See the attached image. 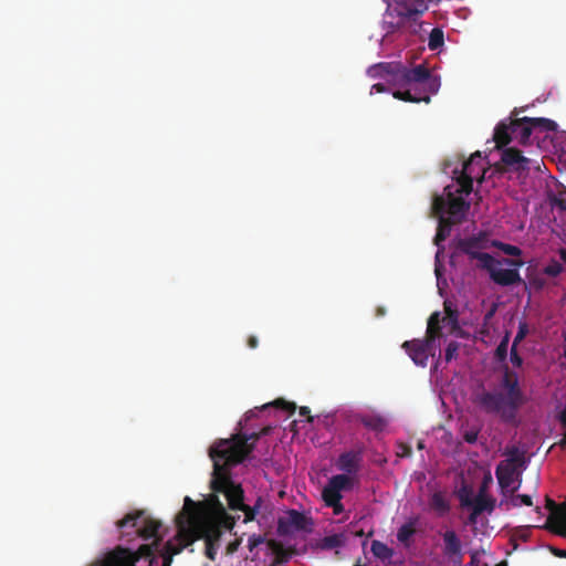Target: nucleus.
Here are the masks:
<instances>
[{
  "instance_id": "4",
  "label": "nucleus",
  "mask_w": 566,
  "mask_h": 566,
  "mask_svg": "<svg viewBox=\"0 0 566 566\" xmlns=\"http://www.w3.org/2000/svg\"><path fill=\"white\" fill-rule=\"evenodd\" d=\"M523 108H514L509 118L501 120L494 128L493 140L496 148H502L515 139L521 145L532 144L534 133L555 132L557 124L544 117H521Z\"/></svg>"
},
{
  "instance_id": "31",
  "label": "nucleus",
  "mask_w": 566,
  "mask_h": 566,
  "mask_svg": "<svg viewBox=\"0 0 566 566\" xmlns=\"http://www.w3.org/2000/svg\"><path fill=\"white\" fill-rule=\"evenodd\" d=\"M446 310V316L441 318L442 322H446L450 328L451 332H455L460 329L459 326V315L455 310H452L449 305L444 304Z\"/></svg>"
},
{
  "instance_id": "38",
  "label": "nucleus",
  "mask_w": 566,
  "mask_h": 566,
  "mask_svg": "<svg viewBox=\"0 0 566 566\" xmlns=\"http://www.w3.org/2000/svg\"><path fill=\"white\" fill-rule=\"evenodd\" d=\"M563 271V266L557 261L551 262L548 265L545 266L544 273L548 276H557Z\"/></svg>"
},
{
  "instance_id": "40",
  "label": "nucleus",
  "mask_w": 566,
  "mask_h": 566,
  "mask_svg": "<svg viewBox=\"0 0 566 566\" xmlns=\"http://www.w3.org/2000/svg\"><path fill=\"white\" fill-rule=\"evenodd\" d=\"M510 359H511V363L515 366V367H521L522 364H523V358L518 355L517 353V346H513L511 347V352H510Z\"/></svg>"
},
{
  "instance_id": "14",
  "label": "nucleus",
  "mask_w": 566,
  "mask_h": 566,
  "mask_svg": "<svg viewBox=\"0 0 566 566\" xmlns=\"http://www.w3.org/2000/svg\"><path fill=\"white\" fill-rule=\"evenodd\" d=\"M460 504L462 507H471L480 512L492 513L495 506L494 500L484 494V489H481L479 494L472 499L470 492L463 491L459 494Z\"/></svg>"
},
{
  "instance_id": "36",
  "label": "nucleus",
  "mask_w": 566,
  "mask_h": 566,
  "mask_svg": "<svg viewBox=\"0 0 566 566\" xmlns=\"http://www.w3.org/2000/svg\"><path fill=\"white\" fill-rule=\"evenodd\" d=\"M460 344L455 340L450 342L446 347L444 359L447 363L458 357Z\"/></svg>"
},
{
  "instance_id": "28",
  "label": "nucleus",
  "mask_w": 566,
  "mask_h": 566,
  "mask_svg": "<svg viewBox=\"0 0 566 566\" xmlns=\"http://www.w3.org/2000/svg\"><path fill=\"white\" fill-rule=\"evenodd\" d=\"M444 43V34L442 29L433 28L429 34L428 39V48L431 51H436L440 49Z\"/></svg>"
},
{
  "instance_id": "34",
  "label": "nucleus",
  "mask_w": 566,
  "mask_h": 566,
  "mask_svg": "<svg viewBox=\"0 0 566 566\" xmlns=\"http://www.w3.org/2000/svg\"><path fill=\"white\" fill-rule=\"evenodd\" d=\"M562 504L558 505L556 502L549 497H546V509L551 512L547 522H553L556 517H560Z\"/></svg>"
},
{
  "instance_id": "49",
  "label": "nucleus",
  "mask_w": 566,
  "mask_h": 566,
  "mask_svg": "<svg viewBox=\"0 0 566 566\" xmlns=\"http://www.w3.org/2000/svg\"><path fill=\"white\" fill-rule=\"evenodd\" d=\"M331 507L333 509L335 514H340L344 511V506L340 501L338 502V504L332 505Z\"/></svg>"
},
{
  "instance_id": "2",
  "label": "nucleus",
  "mask_w": 566,
  "mask_h": 566,
  "mask_svg": "<svg viewBox=\"0 0 566 566\" xmlns=\"http://www.w3.org/2000/svg\"><path fill=\"white\" fill-rule=\"evenodd\" d=\"M260 438V431L250 434L239 432L229 439L216 441L209 449V457L213 462L211 489L214 493H222L226 496L231 510L244 513V523L255 518L263 500L258 497L252 506L244 504L243 490L240 484L232 481L230 469L242 463L252 453L255 441Z\"/></svg>"
},
{
  "instance_id": "41",
  "label": "nucleus",
  "mask_w": 566,
  "mask_h": 566,
  "mask_svg": "<svg viewBox=\"0 0 566 566\" xmlns=\"http://www.w3.org/2000/svg\"><path fill=\"white\" fill-rule=\"evenodd\" d=\"M264 542V537L262 535H252L249 537L248 547L252 552L255 547Z\"/></svg>"
},
{
  "instance_id": "52",
  "label": "nucleus",
  "mask_w": 566,
  "mask_h": 566,
  "mask_svg": "<svg viewBox=\"0 0 566 566\" xmlns=\"http://www.w3.org/2000/svg\"><path fill=\"white\" fill-rule=\"evenodd\" d=\"M238 545H239L238 542L230 543L229 546H228V551L230 553H233L238 548Z\"/></svg>"
},
{
  "instance_id": "5",
  "label": "nucleus",
  "mask_w": 566,
  "mask_h": 566,
  "mask_svg": "<svg viewBox=\"0 0 566 566\" xmlns=\"http://www.w3.org/2000/svg\"><path fill=\"white\" fill-rule=\"evenodd\" d=\"M427 9V0H395L392 6L387 7L384 14L382 29L386 31V36L407 25L412 33H416L420 28L418 19Z\"/></svg>"
},
{
  "instance_id": "43",
  "label": "nucleus",
  "mask_w": 566,
  "mask_h": 566,
  "mask_svg": "<svg viewBox=\"0 0 566 566\" xmlns=\"http://www.w3.org/2000/svg\"><path fill=\"white\" fill-rule=\"evenodd\" d=\"M340 538L337 535L327 536L324 538V544L328 548L337 547L340 545Z\"/></svg>"
},
{
  "instance_id": "30",
  "label": "nucleus",
  "mask_w": 566,
  "mask_h": 566,
  "mask_svg": "<svg viewBox=\"0 0 566 566\" xmlns=\"http://www.w3.org/2000/svg\"><path fill=\"white\" fill-rule=\"evenodd\" d=\"M322 496L327 506L338 504V502L342 501L340 492L333 489L328 484L323 489Z\"/></svg>"
},
{
  "instance_id": "22",
  "label": "nucleus",
  "mask_w": 566,
  "mask_h": 566,
  "mask_svg": "<svg viewBox=\"0 0 566 566\" xmlns=\"http://www.w3.org/2000/svg\"><path fill=\"white\" fill-rule=\"evenodd\" d=\"M439 224L437 229V233L434 237V244L439 245L441 242L446 241L447 238L450 235L451 229L455 223L444 219L443 216L438 217Z\"/></svg>"
},
{
  "instance_id": "27",
  "label": "nucleus",
  "mask_w": 566,
  "mask_h": 566,
  "mask_svg": "<svg viewBox=\"0 0 566 566\" xmlns=\"http://www.w3.org/2000/svg\"><path fill=\"white\" fill-rule=\"evenodd\" d=\"M352 482L353 481L348 474H337L332 476L327 484L338 492H342L343 490L350 488Z\"/></svg>"
},
{
  "instance_id": "55",
  "label": "nucleus",
  "mask_w": 566,
  "mask_h": 566,
  "mask_svg": "<svg viewBox=\"0 0 566 566\" xmlns=\"http://www.w3.org/2000/svg\"><path fill=\"white\" fill-rule=\"evenodd\" d=\"M535 511H536V513H538V514H541V513H542V510H541V507H539V506H536V507H535Z\"/></svg>"
},
{
  "instance_id": "56",
  "label": "nucleus",
  "mask_w": 566,
  "mask_h": 566,
  "mask_svg": "<svg viewBox=\"0 0 566 566\" xmlns=\"http://www.w3.org/2000/svg\"><path fill=\"white\" fill-rule=\"evenodd\" d=\"M496 566H507L505 562L499 563Z\"/></svg>"
},
{
  "instance_id": "6",
  "label": "nucleus",
  "mask_w": 566,
  "mask_h": 566,
  "mask_svg": "<svg viewBox=\"0 0 566 566\" xmlns=\"http://www.w3.org/2000/svg\"><path fill=\"white\" fill-rule=\"evenodd\" d=\"M460 187L454 189L453 186H447L442 195H436L432 199L431 210L437 217L443 216L444 219L460 224L465 220L470 209V202L455 193H462Z\"/></svg>"
},
{
  "instance_id": "50",
  "label": "nucleus",
  "mask_w": 566,
  "mask_h": 566,
  "mask_svg": "<svg viewBox=\"0 0 566 566\" xmlns=\"http://www.w3.org/2000/svg\"><path fill=\"white\" fill-rule=\"evenodd\" d=\"M504 261H505L507 264H510V265H514V266H521V265H523V262H522V261L509 260V259H505Z\"/></svg>"
},
{
  "instance_id": "25",
  "label": "nucleus",
  "mask_w": 566,
  "mask_h": 566,
  "mask_svg": "<svg viewBox=\"0 0 566 566\" xmlns=\"http://www.w3.org/2000/svg\"><path fill=\"white\" fill-rule=\"evenodd\" d=\"M520 484L516 486L511 488L509 493L511 494L510 503L514 507H518L521 505L532 506L533 500L531 495L527 494H514L516 490L518 489Z\"/></svg>"
},
{
  "instance_id": "46",
  "label": "nucleus",
  "mask_w": 566,
  "mask_h": 566,
  "mask_svg": "<svg viewBox=\"0 0 566 566\" xmlns=\"http://www.w3.org/2000/svg\"><path fill=\"white\" fill-rule=\"evenodd\" d=\"M481 515L480 512H476V510L472 509L469 517H468V523L469 524H475L478 522V517Z\"/></svg>"
},
{
  "instance_id": "17",
  "label": "nucleus",
  "mask_w": 566,
  "mask_h": 566,
  "mask_svg": "<svg viewBox=\"0 0 566 566\" xmlns=\"http://www.w3.org/2000/svg\"><path fill=\"white\" fill-rule=\"evenodd\" d=\"M501 159L504 165L512 167L516 171H524L530 169L528 164L531 160L524 157L522 151L516 148H505L502 151Z\"/></svg>"
},
{
  "instance_id": "18",
  "label": "nucleus",
  "mask_w": 566,
  "mask_h": 566,
  "mask_svg": "<svg viewBox=\"0 0 566 566\" xmlns=\"http://www.w3.org/2000/svg\"><path fill=\"white\" fill-rule=\"evenodd\" d=\"M441 315L439 312H434L430 315L428 319V326L426 332V338L423 340H428V343L432 346L436 339L442 336L441 332Z\"/></svg>"
},
{
  "instance_id": "3",
  "label": "nucleus",
  "mask_w": 566,
  "mask_h": 566,
  "mask_svg": "<svg viewBox=\"0 0 566 566\" xmlns=\"http://www.w3.org/2000/svg\"><path fill=\"white\" fill-rule=\"evenodd\" d=\"M528 398L517 373L504 366L501 375L489 388L481 386L472 394V402L485 415L494 416L504 423H514Z\"/></svg>"
},
{
  "instance_id": "51",
  "label": "nucleus",
  "mask_w": 566,
  "mask_h": 566,
  "mask_svg": "<svg viewBox=\"0 0 566 566\" xmlns=\"http://www.w3.org/2000/svg\"><path fill=\"white\" fill-rule=\"evenodd\" d=\"M478 562H479L478 554L474 552V553L471 554L470 565L474 566V565L478 564Z\"/></svg>"
},
{
  "instance_id": "54",
  "label": "nucleus",
  "mask_w": 566,
  "mask_h": 566,
  "mask_svg": "<svg viewBox=\"0 0 566 566\" xmlns=\"http://www.w3.org/2000/svg\"><path fill=\"white\" fill-rule=\"evenodd\" d=\"M559 258L566 262V249H560L559 250Z\"/></svg>"
},
{
  "instance_id": "29",
  "label": "nucleus",
  "mask_w": 566,
  "mask_h": 566,
  "mask_svg": "<svg viewBox=\"0 0 566 566\" xmlns=\"http://www.w3.org/2000/svg\"><path fill=\"white\" fill-rule=\"evenodd\" d=\"M392 95L395 98L401 99L405 102H424V103L430 102V95L416 96L411 93V90L396 91L392 93Z\"/></svg>"
},
{
  "instance_id": "26",
  "label": "nucleus",
  "mask_w": 566,
  "mask_h": 566,
  "mask_svg": "<svg viewBox=\"0 0 566 566\" xmlns=\"http://www.w3.org/2000/svg\"><path fill=\"white\" fill-rule=\"evenodd\" d=\"M268 548L275 555V563H283L287 559L286 551L283 544L275 539H269L266 542Z\"/></svg>"
},
{
  "instance_id": "39",
  "label": "nucleus",
  "mask_w": 566,
  "mask_h": 566,
  "mask_svg": "<svg viewBox=\"0 0 566 566\" xmlns=\"http://www.w3.org/2000/svg\"><path fill=\"white\" fill-rule=\"evenodd\" d=\"M501 249L505 254L511 256H518L522 253L518 247L512 244L503 243L501 244Z\"/></svg>"
},
{
  "instance_id": "47",
  "label": "nucleus",
  "mask_w": 566,
  "mask_h": 566,
  "mask_svg": "<svg viewBox=\"0 0 566 566\" xmlns=\"http://www.w3.org/2000/svg\"><path fill=\"white\" fill-rule=\"evenodd\" d=\"M549 551L556 556V557H566V551L565 549H560V548H556V547H553L551 546L549 547Z\"/></svg>"
},
{
  "instance_id": "11",
  "label": "nucleus",
  "mask_w": 566,
  "mask_h": 566,
  "mask_svg": "<svg viewBox=\"0 0 566 566\" xmlns=\"http://www.w3.org/2000/svg\"><path fill=\"white\" fill-rule=\"evenodd\" d=\"M312 525L311 520L302 512L289 510L277 521V532L287 535L293 531H306Z\"/></svg>"
},
{
  "instance_id": "45",
  "label": "nucleus",
  "mask_w": 566,
  "mask_h": 566,
  "mask_svg": "<svg viewBox=\"0 0 566 566\" xmlns=\"http://www.w3.org/2000/svg\"><path fill=\"white\" fill-rule=\"evenodd\" d=\"M311 410L308 407H301L300 408V415L303 416V417H307V421L308 422H313L314 418L310 415Z\"/></svg>"
},
{
  "instance_id": "57",
  "label": "nucleus",
  "mask_w": 566,
  "mask_h": 566,
  "mask_svg": "<svg viewBox=\"0 0 566 566\" xmlns=\"http://www.w3.org/2000/svg\"><path fill=\"white\" fill-rule=\"evenodd\" d=\"M521 537H522L524 541H526V539H527V535H525V534H522V536H521Z\"/></svg>"
},
{
  "instance_id": "24",
  "label": "nucleus",
  "mask_w": 566,
  "mask_h": 566,
  "mask_svg": "<svg viewBox=\"0 0 566 566\" xmlns=\"http://www.w3.org/2000/svg\"><path fill=\"white\" fill-rule=\"evenodd\" d=\"M370 551L375 557L382 562L389 560L394 555V549L380 541H373Z\"/></svg>"
},
{
  "instance_id": "1",
  "label": "nucleus",
  "mask_w": 566,
  "mask_h": 566,
  "mask_svg": "<svg viewBox=\"0 0 566 566\" xmlns=\"http://www.w3.org/2000/svg\"><path fill=\"white\" fill-rule=\"evenodd\" d=\"M176 524L180 545L171 542L161 544L163 539L158 535L161 523L143 510L130 512L116 522L120 539L130 542L139 537L151 539V543L140 545L137 551L117 545L91 566H170L175 555L198 539L205 541V555L213 562L223 532L232 530L235 521L228 514L218 495L211 494L201 502L186 496Z\"/></svg>"
},
{
  "instance_id": "16",
  "label": "nucleus",
  "mask_w": 566,
  "mask_h": 566,
  "mask_svg": "<svg viewBox=\"0 0 566 566\" xmlns=\"http://www.w3.org/2000/svg\"><path fill=\"white\" fill-rule=\"evenodd\" d=\"M361 460L363 453L360 450H350L342 453L338 457L336 465L338 470L345 472L346 474H355L360 468Z\"/></svg>"
},
{
  "instance_id": "15",
  "label": "nucleus",
  "mask_w": 566,
  "mask_h": 566,
  "mask_svg": "<svg viewBox=\"0 0 566 566\" xmlns=\"http://www.w3.org/2000/svg\"><path fill=\"white\" fill-rule=\"evenodd\" d=\"M495 259L490 264V268H483L490 274L492 281L501 286H510L522 281L521 275L516 269H500L495 266Z\"/></svg>"
},
{
  "instance_id": "19",
  "label": "nucleus",
  "mask_w": 566,
  "mask_h": 566,
  "mask_svg": "<svg viewBox=\"0 0 566 566\" xmlns=\"http://www.w3.org/2000/svg\"><path fill=\"white\" fill-rule=\"evenodd\" d=\"M359 421L369 430L381 432L387 427V420L378 413H365L359 416Z\"/></svg>"
},
{
  "instance_id": "37",
  "label": "nucleus",
  "mask_w": 566,
  "mask_h": 566,
  "mask_svg": "<svg viewBox=\"0 0 566 566\" xmlns=\"http://www.w3.org/2000/svg\"><path fill=\"white\" fill-rule=\"evenodd\" d=\"M528 333V326L525 322H521L518 324V331L514 337L513 346H517L527 335Z\"/></svg>"
},
{
  "instance_id": "33",
  "label": "nucleus",
  "mask_w": 566,
  "mask_h": 566,
  "mask_svg": "<svg viewBox=\"0 0 566 566\" xmlns=\"http://www.w3.org/2000/svg\"><path fill=\"white\" fill-rule=\"evenodd\" d=\"M427 88V92L429 94H436L439 91L440 87V80L437 76H432L429 74V77L423 81L421 84Z\"/></svg>"
},
{
  "instance_id": "32",
  "label": "nucleus",
  "mask_w": 566,
  "mask_h": 566,
  "mask_svg": "<svg viewBox=\"0 0 566 566\" xmlns=\"http://www.w3.org/2000/svg\"><path fill=\"white\" fill-rule=\"evenodd\" d=\"M510 336H511V333L506 332L495 349V358L499 361H504L507 357Z\"/></svg>"
},
{
  "instance_id": "13",
  "label": "nucleus",
  "mask_w": 566,
  "mask_h": 566,
  "mask_svg": "<svg viewBox=\"0 0 566 566\" xmlns=\"http://www.w3.org/2000/svg\"><path fill=\"white\" fill-rule=\"evenodd\" d=\"M402 347L406 349L409 357L412 361L420 367H426L428 364V358L431 352L432 346L428 343V340L423 339H412L406 340L402 344Z\"/></svg>"
},
{
  "instance_id": "35",
  "label": "nucleus",
  "mask_w": 566,
  "mask_h": 566,
  "mask_svg": "<svg viewBox=\"0 0 566 566\" xmlns=\"http://www.w3.org/2000/svg\"><path fill=\"white\" fill-rule=\"evenodd\" d=\"M269 406H271V403L264 405L263 408ZM272 406L286 410L290 415H293L296 410V405L294 402L285 401L284 399H276L272 402Z\"/></svg>"
},
{
  "instance_id": "20",
  "label": "nucleus",
  "mask_w": 566,
  "mask_h": 566,
  "mask_svg": "<svg viewBox=\"0 0 566 566\" xmlns=\"http://www.w3.org/2000/svg\"><path fill=\"white\" fill-rule=\"evenodd\" d=\"M560 517H556L553 522H546L544 528L559 536L566 535V502L562 503Z\"/></svg>"
},
{
  "instance_id": "12",
  "label": "nucleus",
  "mask_w": 566,
  "mask_h": 566,
  "mask_svg": "<svg viewBox=\"0 0 566 566\" xmlns=\"http://www.w3.org/2000/svg\"><path fill=\"white\" fill-rule=\"evenodd\" d=\"M443 541L442 554L453 565L461 566L463 562L462 543L453 530H447L441 534Z\"/></svg>"
},
{
  "instance_id": "9",
  "label": "nucleus",
  "mask_w": 566,
  "mask_h": 566,
  "mask_svg": "<svg viewBox=\"0 0 566 566\" xmlns=\"http://www.w3.org/2000/svg\"><path fill=\"white\" fill-rule=\"evenodd\" d=\"M483 158L480 151H475L462 165L461 174L457 178V182L460 186L459 191L470 195L473 189V180L483 178Z\"/></svg>"
},
{
  "instance_id": "23",
  "label": "nucleus",
  "mask_w": 566,
  "mask_h": 566,
  "mask_svg": "<svg viewBox=\"0 0 566 566\" xmlns=\"http://www.w3.org/2000/svg\"><path fill=\"white\" fill-rule=\"evenodd\" d=\"M430 509L437 512L440 516L449 512L450 505L442 493L436 492L431 495L429 501Z\"/></svg>"
},
{
  "instance_id": "42",
  "label": "nucleus",
  "mask_w": 566,
  "mask_h": 566,
  "mask_svg": "<svg viewBox=\"0 0 566 566\" xmlns=\"http://www.w3.org/2000/svg\"><path fill=\"white\" fill-rule=\"evenodd\" d=\"M479 431L475 429L468 430L463 433V440L468 443H475L478 440Z\"/></svg>"
},
{
  "instance_id": "21",
  "label": "nucleus",
  "mask_w": 566,
  "mask_h": 566,
  "mask_svg": "<svg viewBox=\"0 0 566 566\" xmlns=\"http://www.w3.org/2000/svg\"><path fill=\"white\" fill-rule=\"evenodd\" d=\"M417 520L409 521L401 525L397 531V539L406 547L410 546V538L416 534Z\"/></svg>"
},
{
  "instance_id": "48",
  "label": "nucleus",
  "mask_w": 566,
  "mask_h": 566,
  "mask_svg": "<svg viewBox=\"0 0 566 566\" xmlns=\"http://www.w3.org/2000/svg\"><path fill=\"white\" fill-rule=\"evenodd\" d=\"M259 345V340L255 336H250L248 338V346L252 349L256 348Z\"/></svg>"
},
{
  "instance_id": "44",
  "label": "nucleus",
  "mask_w": 566,
  "mask_h": 566,
  "mask_svg": "<svg viewBox=\"0 0 566 566\" xmlns=\"http://www.w3.org/2000/svg\"><path fill=\"white\" fill-rule=\"evenodd\" d=\"M388 92L387 87L382 83H376L371 86L370 93H385Z\"/></svg>"
},
{
  "instance_id": "7",
  "label": "nucleus",
  "mask_w": 566,
  "mask_h": 566,
  "mask_svg": "<svg viewBox=\"0 0 566 566\" xmlns=\"http://www.w3.org/2000/svg\"><path fill=\"white\" fill-rule=\"evenodd\" d=\"M371 76H391L394 81L402 83L422 84L429 77V70L423 65L408 69L399 63H379L369 69Z\"/></svg>"
},
{
  "instance_id": "8",
  "label": "nucleus",
  "mask_w": 566,
  "mask_h": 566,
  "mask_svg": "<svg viewBox=\"0 0 566 566\" xmlns=\"http://www.w3.org/2000/svg\"><path fill=\"white\" fill-rule=\"evenodd\" d=\"M486 248L485 237L483 234L472 235L469 238L459 239L455 243V249L463 254H467L472 260L480 262V268H490L493 256L486 252H482Z\"/></svg>"
},
{
  "instance_id": "10",
  "label": "nucleus",
  "mask_w": 566,
  "mask_h": 566,
  "mask_svg": "<svg viewBox=\"0 0 566 566\" xmlns=\"http://www.w3.org/2000/svg\"><path fill=\"white\" fill-rule=\"evenodd\" d=\"M523 463L522 457L514 452L509 459L501 461L495 470V475L503 494L511 490L516 473V467Z\"/></svg>"
},
{
  "instance_id": "53",
  "label": "nucleus",
  "mask_w": 566,
  "mask_h": 566,
  "mask_svg": "<svg viewBox=\"0 0 566 566\" xmlns=\"http://www.w3.org/2000/svg\"><path fill=\"white\" fill-rule=\"evenodd\" d=\"M271 427H264L263 429L260 430L261 437L268 436L271 432Z\"/></svg>"
}]
</instances>
